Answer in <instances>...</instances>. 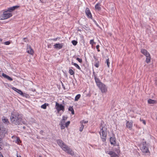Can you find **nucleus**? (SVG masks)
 Instances as JSON below:
<instances>
[{"mask_svg":"<svg viewBox=\"0 0 157 157\" xmlns=\"http://www.w3.org/2000/svg\"><path fill=\"white\" fill-rule=\"evenodd\" d=\"M12 89L20 95H23V94L21 90H18L14 87H12Z\"/></svg>","mask_w":157,"mask_h":157,"instance_id":"nucleus-18","label":"nucleus"},{"mask_svg":"<svg viewBox=\"0 0 157 157\" xmlns=\"http://www.w3.org/2000/svg\"><path fill=\"white\" fill-rule=\"evenodd\" d=\"M76 59L80 63H82V60L81 59L78 57L76 58Z\"/></svg>","mask_w":157,"mask_h":157,"instance_id":"nucleus-36","label":"nucleus"},{"mask_svg":"<svg viewBox=\"0 0 157 157\" xmlns=\"http://www.w3.org/2000/svg\"><path fill=\"white\" fill-rule=\"evenodd\" d=\"M39 157H41V156H39Z\"/></svg>","mask_w":157,"mask_h":157,"instance_id":"nucleus-52","label":"nucleus"},{"mask_svg":"<svg viewBox=\"0 0 157 157\" xmlns=\"http://www.w3.org/2000/svg\"><path fill=\"white\" fill-rule=\"evenodd\" d=\"M7 132V129L3 126L0 125V139L4 138Z\"/></svg>","mask_w":157,"mask_h":157,"instance_id":"nucleus-6","label":"nucleus"},{"mask_svg":"<svg viewBox=\"0 0 157 157\" xmlns=\"http://www.w3.org/2000/svg\"><path fill=\"white\" fill-rule=\"evenodd\" d=\"M106 153L110 155L111 157H118V155L115 152L112 151L109 152L107 151Z\"/></svg>","mask_w":157,"mask_h":157,"instance_id":"nucleus-13","label":"nucleus"},{"mask_svg":"<svg viewBox=\"0 0 157 157\" xmlns=\"http://www.w3.org/2000/svg\"><path fill=\"white\" fill-rule=\"evenodd\" d=\"M99 134L101 136L102 141L105 142L106 140L107 136V128L105 124H101L100 127Z\"/></svg>","mask_w":157,"mask_h":157,"instance_id":"nucleus-3","label":"nucleus"},{"mask_svg":"<svg viewBox=\"0 0 157 157\" xmlns=\"http://www.w3.org/2000/svg\"><path fill=\"white\" fill-rule=\"evenodd\" d=\"M83 122H84L83 120L82 121H80V123L81 124V127L80 128L79 131L80 132H82V131L84 127V126L83 125Z\"/></svg>","mask_w":157,"mask_h":157,"instance_id":"nucleus-24","label":"nucleus"},{"mask_svg":"<svg viewBox=\"0 0 157 157\" xmlns=\"http://www.w3.org/2000/svg\"><path fill=\"white\" fill-rule=\"evenodd\" d=\"M109 58L107 59L106 61V62L107 63V66L109 68V66H110V63H109Z\"/></svg>","mask_w":157,"mask_h":157,"instance_id":"nucleus-31","label":"nucleus"},{"mask_svg":"<svg viewBox=\"0 0 157 157\" xmlns=\"http://www.w3.org/2000/svg\"><path fill=\"white\" fill-rule=\"evenodd\" d=\"M148 103L150 104H154L157 103L156 101L154 100L149 99L148 100Z\"/></svg>","mask_w":157,"mask_h":157,"instance_id":"nucleus-22","label":"nucleus"},{"mask_svg":"<svg viewBox=\"0 0 157 157\" xmlns=\"http://www.w3.org/2000/svg\"><path fill=\"white\" fill-rule=\"evenodd\" d=\"M95 8L96 10L98 11L101 10V8L100 4L99 3H97L95 6Z\"/></svg>","mask_w":157,"mask_h":157,"instance_id":"nucleus-16","label":"nucleus"},{"mask_svg":"<svg viewBox=\"0 0 157 157\" xmlns=\"http://www.w3.org/2000/svg\"><path fill=\"white\" fill-rule=\"evenodd\" d=\"M23 128H25V127H23Z\"/></svg>","mask_w":157,"mask_h":157,"instance_id":"nucleus-49","label":"nucleus"},{"mask_svg":"<svg viewBox=\"0 0 157 157\" xmlns=\"http://www.w3.org/2000/svg\"><path fill=\"white\" fill-rule=\"evenodd\" d=\"M0 157H3L2 155H0Z\"/></svg>","mask_w":157,"mask_h":157,"instance_id":"nucleus-45","label":"nucleus"},{"mask_svg":"<svg viewBox=\"0 0 157 157\" xmlns=\"http://www.w3.org/2000/svg\"><path fill=\"white\" fill-rule=\"evenodd\" d=\"M69 73L71 75H74L75 72L72 69H69Z\"/></svg>","mask_w":157,"mask_h":157,"instance_id":"nucleus-27","label":"nucleus"},{"mask_svg":"<svg viewBox=\"0 0 157 157\" xmlns=\"http://www.w3.org/2000/svg\"><path fill=\"white\" fill-rule=\"evenodd\" d=\"M110 143L112 145H115L116 144V140L115 137H112L110 138Z\"/></svg>","mask_w":157,"mask_h":157,"instance_id":"nucleus-12","label":"nucleus"},{"mask_svg":"<svg viewBox=\"0 0 157 157\" xmlns=\"http://www.w3.org/2000/svg\"><path fill=\"white\" fill-rule=\"evenodd\" d=\"M63 88H64V89L65 90V87H63Z\"/></svg>","mask_w":157,"mask_h":157,"instance_id":"nucleus-47","label":"nucleus"},{"mask_svg":"<svg viewBox=\"0 0 157 157\" xmlns=\"http://www.w3.org/2000/svg\"><path fill=\"white\" fill-rule=\"evenodd\" d=\"M55 107L57 110V112L58 113L61 111L63 112L65 110L64 106L61 104L57 102H56Z\"/></svg>","mask_w":157,"mask_h":157,"instance_id":"nucleus-7","label":"nucleus"},{"mask_svg":"<svg viewBox=\"0 0 157 157\" xmlns=\"http://www.w3.org/2000/svg\"><path fill=\"white\" fill-rule=\"evenodd\" d=\"M22 123L24 124H25V122L24 121H22Z\"/></svg>","mask_w":157,"mask_h":157,"instance_id":"nucleus-44","label":"nucleus"},{"mask_svg":"<svg viewBox=\"0 0 157 157\" xmlns=\"http://www.w3.org/2000/svg\"><path fill=\"white\" fill-rule=\"evenodd\" d=\"M140 149L142 152L145 153H150L148 148L146 141H143L140 144Z\"/></svg>","mask_w":157,"mask_h":157,"instance_id":"nucleus-5","label":"nucleus"},{"mask_svg":"<svg viewBox=\"0 0 157 157\" xmlns=\"http://www.w3.org/2000/svg\"><path fill=\"white\" fill-rule=\"evenodd\" d=\"M10 43V41H6L4 43V44L6 45H8Z\"/></svg>","mask_w":157,"mask_h":157,"instance_id":"nucleus-38","label":"nucleus"},{"mask_svg":"<svg viewBox=\"0 0 157 157\" xmlns=\"http://www.w3.org/2000/svg\"><path fill=\"white\" fill-rule=\"evenodd\" d=\"M48 104L45 103V104L42 105L41 106V108L43 109H46V108L47 106H48Z\"/></svg>","mask_w":157,"mask_h":157,"instance_id":"nucleus-30","label":"nucleus"},{"mask_svg":"<svg viewBox=\"0 0 157 157\" xmlns=\"http://www.w3.org/2000/svg\"><path fill=\"white\" fill-rule=\"evenodd\" d=\"M141 53L144 54L145 56L149 55L150 54L147 51L144 49H141L140 51Z\"/></svg>","mask_w":157,"mask_h":157,"instance_id":"nucleus-14","label":"nucleus"},{"mask_svg":"<svg viewBox=\"0 0 157 157\" xmlns=\"http://www.w3.org/2000/svg\"><path fill=\"white\" fill-rule=\"evenodd\" d=\"M2 39H0V41H2Z\"/></svg>","mask_w":157,"mask_h":157,"instance_id":"nucleus-46","label":"nucleus"},{"mask_svg":"<svg viewBox=\"0 0 157 157\" xmlns=\"http://www.w3.org/2000/svg\"><path fill=\"white\" fill-rule=\"evenodd\" d=\"M54 46L55 48L60 49L62 48L63 44H56L54 45Z\"/></svg>","mask_w":157,"mask_h":157,"instance_id":"nucleus-15","label":"nucleus"},{"mask_svg":"<svg viewBox=\"0 0 157 157\" xmlns=\"http://www.w3.org/2000/svg\"><path fill=\"white\" fill-rule=\"evenodd\" d=\"M61 129H64L65 126V121L63 120H62L59 124Z\"/></svg>","mask_w":157,"mask_h":157,"instance_id":"nucleus-21","label":"nucleus"},{"mask_svg":"<svg viewBox=\"0 0 157 157\" xmlns=\"http://www.w3.org/2000/svg\"><path fill=\"white\" fill-rule=\"evenodd\" d=\"M66 120V119H65V117H63V119L62 120H63L64 121Z\"/></svg>","mask_w":157,"mask_h":157,"instance_id":"nucleus-41","label":"nucleus"},{"mask_svg":"<svg viewBox=\"0 0 157 157\" xmlns=\"http://www.w3.org/2000/svg\"><path fill=\"white\" fill-rule=\"evenodd\" d=\"M12 16V14L10 13H7V11L4 12L1 16V20H4L7 19Z\"/></svg>","mask_w":157,"mask_h":157,"instance_id":"nucleus-8","label":"nucleus"},{"mask_svg":"<svg viewBox=\"0 0 157 157\" xmlns=\"http://www.w3.org/2000/svg\"><path fill=\"white\" fill-rule=\"evenodd\" d=\"M93 74H94V77L95 80V82L97 85L101 90V92L102 93H105L107 91V88L106 86L102 83L99 79L97 78L96 75L95 74V72H93Z\"/></svg>","mask_w":157,"mask_h":157,"instance_id":"nucleus-2","label":"nucleus"},{"mask_svg":"<svg viewBox=\"0 0 157 157\" xmlns=\"http://www.w3.org/2000/svg\"><path fill=\"white\" fill-rule=\"evenodd\" d=\"M57 142L59 145L61 147L64 151L71 155H73L74 154V152L72 150L66 145L62 140H57Z\"/></svg>","mask_w":157,"mask_h":157,"instance_id":"nucleus-4","label":"nucleus"},{"mask_svg":"<svg viewBox=\"0 0 157 157\" xmlns=\"http://www.w3.org/2000/svg\"><path fill=\"white\" fill-rule=\"evenodd\" d=\"M19 7V6H13L12 7H10L8 9V10L7 11L9 12H11L12 11H13V10H14L18 8Z\"/></svg>","mask_w":157,"mask_h":157,"instance_id":"nucleus-19","label":"nucleus"},{"mask_svg":"<svg viewBox=\"0 0 157 157\" xmlns=\"http://www.w3.org/2000/svg\"><path fill=\"white\" fill-rule=\"evenodd\" d=\"M25 38H23V39H24V40H25Z\"/></svg>","mask_w":157,"mask_h":157,"instance_id":"nucleus-48","label":"nucleus"},{"mask_svg":"<svg viewBox=\"0 0 157 157\" xmlns=\"http://www.w3.org/2000/svg\"><path fill=\"white\" fill-rule=\"evenodd\" d=\"M27 52L31 55H33L34 53V51L32 49L30 45H28L27 48Z\"/></svg>","mask_w":157,"mask_h":157,"instance_id":"nucleus-11","label":"nucleus"},{"mask_svg":"<svg viewBox=\"0 0 157 157\" xmlns=\"http://www.w3.org/2000/svg\"><path fill=\"white\" fill-rule=\"evenodd\" d=\"M86 13L88 17L90 18H92V15L89 9L88 8H86L85 10Z\"/></svg>","mask_w":157,"mask_h":157,"instance_id":"nucleus-10","label":"nucleus"},{"mask_svg":"<svg viewBox=\"0 0 157 157\" xmlns=\"http://www.w3.org/2000/svg\"><path fill=\"white\" fill-rule=\"evenodd\" d=\"M2 76L10 81H12L13 80V79L11 78L4 73L2 74Z\"/></svg>","mask_w":157,"mask_h":157,"instance_id":"nucleus-17","label":"nucleus"},{"mask_svg":"<svg viewBox=\"0 0 157 157\" xmlns=\"http://www.w3.org/2000/svg\"><path fill=\"white\" fill-rule=\"evenodd\" d=\"M88 122V121H84V122H83V123H87Z\"/></svg>","mask_w":157,"mask_h":157,"instance_id":"nucleus-40","label":"nucleus"},{"mask_svg":"<svg viewBox=\"0 0 157 157\" xmlns=\"http://www.w3.org/2000/svg\"><path fill=\"white\" fill-rule=\"evenodd\" d=\"M81 97V95L80 94H78L77 95L75 98V101H77Z\"/></svg>","mask_w":157,"mask_h":157,"instance_id":"nucleus-29","label":"nucleus"},{"mask_svg":"<svg viewBox=\"0 0 157 157\" xmlns=\"http://www.w3.org/2000/svg\"><path fill=\"white\" fill-rule=\"evenodd\" d=\"M68 110L71 112V113L73 115L74 114V111L73 106H70L68 108Z\"/></svg>","mask_w":157,"mask_h":157,"instance_id":"nucleus-26","label":"nucleus"},{"mask_svg":"<svg viewBox=\"0 0 157 157\" xmlns=\"http://www.w3.org/2000/svg\"><path fill=\"white\" fill-rule=\"evenodd\" d=\"M2 121L5 123H7L9 122L8 119L5 117H3L2 118Z\"/></svg>","mask_w":157,"mask_h":157,"instance_id":"nucleus-28","label":"nucleus"},{"mask_svg":"<svg viewBox=\"0 0 157 157\" xmlns=\"http://www.w3.org/2000/svg\"><path fill=\"white\" fill-rule=\"evenodd\" d=\"M146 62L147 63H149L151 62V57L150 54L149 55L146 56Z\"/></svg>","mask_w":157,"mask_h":157,"instance_id":"nucleus-23","label":"nucleus"},{"mask_svg":"<svg viewBox=\"0 0 157 157\" xmlns=\"http://www.w3.org/2000/svg\"><path fill=\"white\" fill-rule=\"evenodd\" d=\"M2 155L1 154V153L0 152V155Z\"/></svg>","mask_w":157,"mask_h":157,"instance_id":"nucleus-50","label":"nucleus"},{"mask_svg":"<svg viewBox=\"0 0 157 157\" xmlns=\"http://www.w3.org/2000/svg\"><path fill=\"white\" fill-rule=\"evenodd\" d=\"M126 127L129 130H132L133 126V122L132 121H126Z\"/></svg>","mask_w":157,"mask_h":157,"instance_id":"nucleus-9","label":"nucleus"},{"mask_svg":"<svg viewBox=\"0 0 157 157\" xmlns=\"http://www.w3.org/2000/svg\"><path fill=\"white\" fill-rule=\"evenodd\" d=\"M17 157H21V156H18V154H17Z\"/></svg>","mask_w":157,"mask_h":157,"instance_id":"nucleus-42","label":"nucleus"},{"mask_svg":"<svg viewBox=\"0 0 157 157\" xmlns=\"http://www.w3.org/2000/svg\"><path fill=\"white\" fill-rule=\"evenodd\" d=\"M70 121H68L65 124V127L67 128L68 127V126L70 124Z\"/></svg>","mask_w":157,"mask_h":157,"instance_id":"nucleus-34","label":"nucleus"},{"mask_svg":"<svg viewBox=\"0 0 157 157\" xmlns=\"http://www.w3.org/2000/svg\"><path fill=\"white\" fill-rule=\"evenodd\" d=\"M140 121H142V123H143L145 125H146V121H145L144 120H142L141 119H140Z\"/></svg>","mask_w":157,"mask_h":157,"instance_id":"nucleus-37","label":"nucleus"},{"mask_svg":"<svg viewBox=\"0 0 157 157\" xmlns=\"http://www.w3.org/2000/svg\"><path fill=\"white\" fill-rule=\"evenodd\" d=\"M71 64L72 65H74L77 68L78 70H81V68L77 64L74 63L73 62H71Z\"/></svg>","mask_w":157,"mask_h":157,"instance_id":"nucleus-25","label":"nucleus"},{"mask_svg":"<svg viewBox=\"0 0 157 157\" xmlns=\"http://www.w3.org/2000/svg\"><path fill=\"white\" fill-rule=\"evenodd\" d=\"M95 43L94 42V40L93 39L91 40L90 41V44L92 46H93L94 44Z\"/></svg>","mask_w":157,"mask_h":157,"instance_id":"nucleus-35","label":"nucleus"},{"mask_svg":"<svg viewBox=\"0 0 157 157\" xmlns=\"http://www.w3.org/2000/svg\"><path fill=\"white\" fill-rule=\"evenodd\" d=\"M57 40V38H56V40Z\"/></svg>","mask_w":157,"mask_h":157,"instance_id":"nucleus-51","label":"nucleus"},{"mask_svg":"<svg viewBox=\"0 0 157 157\" xmlns=\"http://www.w3.org/2000/svg\"><path fill=\"white\" fill-rule=\"evenodd\" d=\"M40 1L41 2L43 3L44 2H43V0H40Z\"/></svg>","mask_w":157,"mask_h":157,"instance_id":"nucleus-43","label":"nucleus"},{"mask_svg":"<svg viewBox=\"0 0 157 157\" xmlns=\"http://www.w3.org/2000/svg\"><path fill=\"white\" fill-rule=\"evenodd\" d=\"M71 43L74 45L75 46L77 45L78 42L75 40H73L72 41Z\"/></svg>","mask_w":157,"mask_h":157,"instance_id":"nucleus-33","label":"nucleus"},{"mask_svg":"<svg viewBox=\"0 0 157 157\" xmlns=\"http://www.w3.org/2000/svg\"><path fill=\"white\" fill-rule=\"evenodd\" d=\"M12 138H14L16 139V140L15 141L16 143H17L18 144H19L21 142V141L19 139V138L17 136H12Z\"/></svg>","mask_w":157,"mask_h":157,"instance_id":"nucleus-20","label":"nucleus"},{"mask_svg":"<svg viewBox=\"0 0 157 157\" xmlns=\"http://www.w3.org/2000/svg\"><path fill=\"white\" fill-rule=\"evenodd\" d=\"M10 120L13 124L18 125L21 122L22 117L19 113L13 112L11 113Z\"/></svg>","mask_w":157,"mask_h":157,"instance_id":"nucleus-1","label":"nucleus"},{"mask_svg":"<svg viewBox=\"0 0 157 157\" xmlns=\"http://www.w3.org/2000/svg\"><path fill=\"white\" fill-rule=\"evenodd\" d=\"M99 45H98L96 46V48L97 49V51L98 52H99L100 51V50L99 49Z\"/></svg>","mask_w":157,"mask_h":157,"instance_id":"nucleus-39","label":"nucleus"},{"mask_svg":"<svg viewBox=\"0 0 157 157\" xmlns=\"http://www.w3.org/2000/svg\"><path fill=\"white\" fill-rule=\"evenodd\" d=\"M99 64H100V63H99V61H98L97 62H95V64H94V66L98 68L99 67Z\"/></svg>","mask_w":157,"mask_h":157,"instance_id":"nucleus-32","label":"nucleus"}]
</instances>
